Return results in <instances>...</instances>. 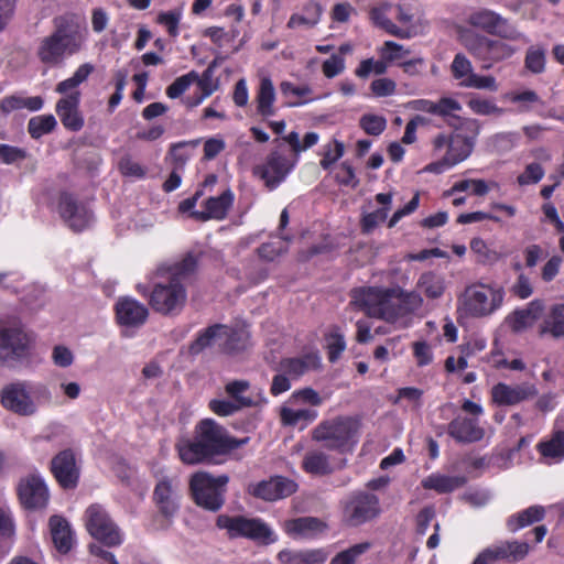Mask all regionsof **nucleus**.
Wrapping results in <instances>:
<instances>
[{
	"mask_svg": "<svg viewBox=\"0 0 564 564\" xmlns=\"http://www.w3.org/2000/svg\"><path fill=\"white\" fill-rule=\"evenodd\" d=\"M196 264V258L191 253L178 261L162 262L149 276L152 290L143 284H138L137 290L149 295V304L155 312L165 316L178 315L186 304V282Z\"/></svg>",
	"mask_w": 564,
	"mask_h": 564,
	"instance_id": "obj_1",
	"label": "nucleus"
},
{
	"mask_svg": "<svg viewBox=\"0 0 564 564\" xmlns=\"http://www.w3.org/2000/svg\"><path fill=\"white\" fill-rule=\"evenodd\" d=\"M247 441L248 438L237 440L229 436L226 429L216 421L205 419L196 425L194 438L180 441L176 448L184 464L195 465L214 456L225 455Z\"/></svg>",
	"mask_w": 564,
	"mask_h": 564,
	"instance_id": "obj_2",
	"label": "nucleus"
},
{
	"mask_svg": "<svg viewBox=\"0 0 564 564\" xmlns=\"http://www.w3.org/2000/svg\"><path fill=\"white\" fill-rule=\"evenodd\" d=\"M1 405L20 416H33L41 406L53 403V393L42 382L18 380L6 384L0 391Z\"/></svg>",
	"mask_w": 564,
	"mask_h": 564,
	"instance_id": "obj_3",
	"label": "nucleus"
},
{
	"mask_svg": "<svg viewBox=\"0 0 564 564\" xmlns=\"http://www.w3.org/2000/svg\"><path fill=\"white\" fill-rule=\"evenodd\" d=\"M505 291L497 284L474 283L458 299V313L467 317H485L503 302Z\"/></svg>",
	"mask_w": 564,
	"mask_h": 564,
	"instance_id": "obj_4",
	"label": "nucleus"
},
{
	"mask_svg": "<svg viewBox=\"0 0 564 564\" xmlns=\"http://www.w3.org/2000/svg\"><path fill=\"white\" fill-rule=\"evenodd\" d=\"M229 481L227 475L214 477L213 475L198 471L189 481V489L195 503L210 512H217L225 503L226 487Z\"/></svg>",
	"mask_w": 564,
	"mask_h": 564,
	"instance_id": "obj_5",
	"label": "nucleus"
},
{
	"mask_svg": "<svg viewBox=\"0 0 564 564\" xmlns=\"http://www.w3.org/2000/svg\"><path fill=\"white\" fill-rule=\"evenodd\" d=\"M503 39H491L481 34L465 36L466 50L481 63V68L490 69L496 63L512 57L519 48Z\"/></svg>",
	"mask_w": 564,
	"mask_h": 564,
	"instance_id": "obj_6",
	"label": "nucleus"
},
{
	"mask_svg": "<svg viewBox=\"0 0 564 564\" xmlns=\"http://www.w3.org/2000/svg\"><path fill=\"white\" fill-rule=\"evenodd\" d=\"M84 523L88 533L109 547L123 543L124 535L115 523L106 508L99 503L90 505L84 513Z\"/></svg>",
	"mask_w": 564,
	"mask_h": 564,
	"instance_id": "obj_7",
	"label": "nucleus"
},
{
	"mask_svg": "<svg viewBox=\"0 0 564 564\" xmlns=\"http://www.w3.org/2000/svg\"><path fill=\"white\" fill-rule=\"evenodd\" d=\"M468 23L490 35H495L510 42H519L523 45L530 43V39L521 32L516 24L489 9H480L473 12L468 17Z\"/></svg>",
	"mask_w": 564,
	"mask_h": 564,
	"instance_id": "obj_8",
	"label": "nucleus"
},
{
	"mask_svg": "<svg viewBox=\"0 0 564 564\" xmlns=\"http://www.w3.org/2000/svg\"><path fill=\"white\" fill-rule=\"evenodd\" d=\"M84 39L77 32L56 30L52 35L42 40L37 55L42 63L58 65L66 55H73L82 47Z\"/></svg>",
	"mask_w": 564,
	"mask_h": 564,
	"instance_id": "obj_9",
	"label": "nucleus"
},
{
	"mask_svg": "<svg viewBox=\"0 0 564 564\" xmlns=\"http://www.w3.org/2000/svg\"><path fill=\"white\" fill-rule=\"evenodd\" d=\"M355 435V424L348 417H336L321 422L313 431V440L327 449L345 452Z\"/></svg>",
	"mask_w": 564,
	"mask_h": 564,
	"instance_id": "obj_10",
	"label": "nucleus"
},
{
	"mask_svg": "<svg viewBox=\"0 0 564 564\" xmlns=\"http://www.w3.org/2000/svg\"><path fill=\"white\" fill-rule=\"evenodd\" d=\"M216 524L219 529L227 530L230 538L243 536L263 542L274 541L271 529L258 518L220 514Z\"/></svg>",
	"mask_w": 564,
	"mask_h": 564,
	"instance_id": "obj_11",
	"label": "nucleus"
},
{
	"mask_svg": "<svg viewBox=\"0 0 564 564\" xmlns=\"http://www.w3.org/2000/svg\"><path fill=\"white\" fill-rule=\"evenodd\" d=\"M380 513L381 507L378 496L367 491H358L346 501L344 521L350 527H359L378 518Z\"/></svg>",
	"mask_w": 564,
	"mask_h": 564,
	"instance_id": "obj_12",
	"label": "nucleus"
},
{
	"mask_svg": "<svg viewBox=\"0 0 564 564\" xmlns=\"http://www.w3.org/2000/svg\"><path fill=\"white\" fill-rule=\"evenodd\" d=\"M458 130L463 132L451 135V143L444 155L447 166H454L471 154L476 138L480 132V123L476 119L465 120Z\"/></svg>",
	"mask_w": 564,
	"mask_h": 564,
	"instance_id": "obj_13",
	"label": "nucleus"
},
{
	"mask_svg": "<svg viewBox=\"0 0 564 564\" xmlns=\"http://www.w3.org/2000/svg\"><path fill=\"white\" fill-rule=\"evenodd\" d=\"M57 212L63 221L74 231H83L93 221L88 207L69 193H62L57 202Z\"/></svg>",
	"mask_w": 564,
	"mask_h": 564,
	"instance_id": "obj_14",
	"label": "nucleus"
},
{
	"mask_svg": "<svg viewBox=\"0 0 564 564\" xmlns=\"http://www.w3.org/2000/svg\"><path fill=\"white\" fill-rule=\"evenodd\" d=\"M30 338L19 327L0 329V361L13 366L28 355Z\"/></svg>",
	"mask_w": 564,
	"mask_h": 564,
	"instance_id": "obj_15",
	"label": "nucleus"
},
{
	"mask_svg": "<svg viewBox=\"0 0 564 564\" xmlns=\"http://www.w3.org/2000/svg\"><path fill=\"white\" fill-rule=\"evenodd\" d=\"M237 333L231 330V327L224 324H214L197 334L196 339L189 346L192 355H198L204 349L219 345L224 350H234L238 348L232 343Z\"/></svg>",
	"mask_w": 564,
	"mask_h": 564,
	"instance_id": "obj_16",
	"label": "nucleus"
},
{
	"mask_svg": "<svg viewBox=\"0 0 564 564\" xmlns=\"http://www.w3.org/2000/svg\"><path fill=\"white\" fill-rule=\"evenodd\" d=\"M18 496L21 505L30 510L44 509L50 498L47 486L39 474L28 475L20 480Z\"/></svg>",
	"mask_w": 564,
	"mask_h": 564,
	"instance_id": "obj_17",
	"label": "nucleus"
},
{
	"mask_svg": "<svg viewBox=\"0 0 564 564\" xmlns=\"http://www.w3.org/2000/svg\"><path fill=\"white\" fill-rule=\"evenodd\" d=\"M528 553L529 545L525 542H499L481 551L473 564H498L500 561L518 562L524 558Z\"/></svg>",
	"mask_w": 564,
	"mask_h": 564,
	"instance_id": "obj_18",
	"label": "nucleus"
},
{
	"mask_svg": "<svg viewBox=\"0 0 564 564\" xmlns=\"http://www.w3.org/2000/svg\"><path fill=\"white\" fill-rule=\"evenodd\" d=\"M292 167L286 156L273 151L262 165L254 169V174L264 182L267 187L273 189L285 180Z\"/></svg>",
	"mask_w": 564,
	"mask_h": 564,
	"instance_id": "obj_19",
	"label": "nucleus"
},
{
	"mask_svg": "<svg viewBox=\"0 0 564 564\" xmlns=\"http://www.w3.org/2000/svg\"><path fill=\"white\" fill-rule=\"evenodd\" d=\"M297 485L285 477L276 476L262 480L248 487V491L265 501H275L286 498L296 491Z\"/></svg>",
	"mask_w": 564,
	"mask_h": 564,
	"instance_id": "obj_20",
	"label": "nucleus"
},
{
	"mask_svg": "<svg viewBox=\"0 0 564 564\" xmlns=\"http://www.w3.org/2000/svg\"><path fill=\"white\" fill-rule=\"evenodd\" d=\"M492 400L499 405H516L538 395L535 384L522 382L520 384L497 383L491 390Z\"/></svg>",
	"mask_w": 564,
	"mask_h": 564,
	"instance_id": "obj_21",
	"label": "nucleus"
},
{
	"mask_svg": "<svg viewBox=\"0 0 564 564\" xmlns=\"http://www.w3.org/2000/svg\"><path fill=\"white\" fill-rule=\"evenodd\" d=\"M51 469L57 482L65 489L76 487L79 479V468L75 454L70 449L58 453L51 463Z\"/></svg>",
	"mask_w": 564,
	"mask_h": 564,
	"instance_id": "obj_22",
	"label": "nucleus"
},
{
	"mask_svg": "<svg viewBox=\"0 0 564 564\" xmlns=\"http://www.w3.org/2000/svg\"><path fill=\"white\" fill-rule=\"evenodd\" d=\"M80 93L66 95L57 100L55 111L65 129L77 132L85 124L84 116L79 110Z\"/></svg>",
	"mask_w": 564,
	"mask_h": 564,
	"instance_id": "obj_23",
	"label": "nucleus"
},
{
	"mask_svg": "<svg viewBox=\"0 0 564 564\" xmlns=\"http://www.w3.org/2000/svg\"><path fill=\"white\" fill-rule=\"evenodd\" d=\"M116 317L120 325L139 327L149 316L148 307L133 297H120L116 303Z\"/></svg>",
	"mask_w": 564,
	"mask_h": 564,
	"instance_id": "obj_24",
	"label": "nucleus"
},
{
	"mask_svg": "<svg viewBox=\"0 0 564 564\" xmlns=\"http://www.w3.org/2000/svg\"><path fill=\"white\" fill-rule=\"evenodd\" d=\"M154 500L160 511L165 517L174 516L178 510V485L170 478H162L154 488Z\"/></svg>",
	"mask_w": 564,
	"mask_h": 564,
	"instance_id": "obj_25",
	"label": "nucleus"
},
{
	"mask_svg": "<svg viewBox=\"0 0 564 564\" xmlns=\"http://www.w3.org/2000/svg\"><path fill=\"white\" fill-rule=\"evenodd\" d=\"M234 193L230 189L225 191L219 196L209 197L205 202L204 210H195L192 216L195 219L206 221L208 219L223 220L226 218L234 204Z\"/></svg>",
	"mask_w": 564,
	"mask_h": 564,
	"instance_id": "obj_26",
	"label": "nucleus"
},
{
	"mask_svg": "<svg viewBox=\"0 0 564 564\" xmlns=\"http://www.w3.org/2000/svg\"><path fill=\"white\" fill-rule=\"evenodd\" d=\"M448 434L458 443H474L484 436V430L475 419L457 416L447 427Z\"/></svg>",
	"mask_w": 564,
	"mask_h": 564,
	"instance_id": "obj_27",
	"label": "nucleus"
},
{
	"mask_svg": "<svg viewBox=\"0 0 564 564\" xmlns=\"http://www.w3.org/2000/svg\"><path fill=\"white\" fill-rule=\"evenodd\" d=\"M383 289L380 288H361L351 292L350 305L364 311L371 317H377L379 312V303L382 299Z\"/></svg>",
	"mask_w": 564,
	"mask_h": 564,
	"instance_id": "obj_28",
	"label": "nucleus"
},
{
	"mask_svg": "<svg viewBox=\"0 0 564 564\" xmlns=\"http://www.w3.org/2000/svg\"><path fill=\"white\" fill-rule=\"evenodd\" d=\"M283 528L293 539H307L321 533L325 524L314 517H301L286 520Z\"/></svg>",
	"mask_w": 564,
	"mask_h": 564,
	"instance_id": "obj_29",
	"label": "nucleus"
},
{
	"mask_svg": "<svg viewBox=\"0 0 564 564\" xmlns=\"http://www.w3.org/2000/svg\"><path fill=\"white\" fill-rule=\"evenodd\" d=\"M543 310V302L540 300H533L525 308L514 311L509 317L512 330L521 332L531 327L541 317Z\"/></svg>",
	"mask_w": 564,
	"mask_h": 564,
	"instance_id": "obj_30",
	"label": "nucleus"
},
{
	"mask_svg": "<svg viewBox=\"0 0 564 564\" xmlns=\"http://www.w3.org/2000/svg\"><path fill=\"white\" fill-rule=\"evenodd\" d=\"M321 366V358L317 354H306L297 358H285L280 362V370L291 378H299L310 370Z\"/></svg>",
	"mask_w": 564,
	"mask_h": 564,
	"instance_id": "obj_31",
	"label": "nucleus"
},
{
	"mask_svg": "<svg viewBox=\"0 0 564 564\" xmlns=\"http://www.w3.org/2000/svg\"><path fill=\"white\" fill-rule=\"evenodd\" d=\"M376 202L380 207L373 212L364 214L361 219V228L366 234H370L380 224L386 221L391 208L392 195L390 193H379L376 195Z\"/></svg>",
	"mask_w": 564,
	"mask_h": 564,
	"instance_id": "obj_32",
	"label": "nucleus"
},
{
	"mask_svg": "<svg viewBox=\"0 0 564 564\" xmlns=\"http://www.w3.org/2000/svg\"><path fill=\"white\" fill-rule=\"evenodd\" d=\"M289 401L281 406L280 419L283 425L304 429L316 420L318 413L314 409H294Z\"/></svg>",
	"mask_w": 564,
	"mask_h": 564,
	"instance_id": "obj_33",
	"label": "nucleus"
},
{
	"mask_svg": "<svg viewBox=\"0 0 564 564\" xmlns=\"http://www.w3.org/2000/svg\"><path fill=\"white\" fill-rule=\"evenodd\" d=\"M421 484L424 489L447 494L463 487L466 484V478L464 476H446L435 473L425 477Z\"/></svg>",
	"mask_w": 564,
	"mask_h": 564,
	"instance_id": "obj_34",
	"label": "nucleus"
},
{
	"mask_svg": "<svg viewBox=\"0 0 564 564\" xmlns=\"http://www.w3.org/2000/svg\"><path fill=\"white\" fill-rule=\"evenodd\" d=\"M275 89L269 77H262L256 95L257 111L262 117L275 115Z\"/></svg>",
	"mask_w": 564,
	"mask_h": 564,
	"instance_id": "obj_35",
	"label": "nucleus"
},
{
	"mask_svg": "<svg viewBox=\"0 0 564 564\" xmlns=\"http://www.w3.org/2000/svg\"><path fill=\"white\" fill-rule=\"evenodd\" d=\"M53 542L59 552L66 553L72 547L73 536L68 522L58 516L50 519Z\"/></svg>",
	"mask_w": 564,
	"mask_h": 564,
	"instance_id": "obj_36",
	"label": "nucleus"
},
{
	"mask_svg": "<svg viewBox=\"0 0 564 564\" xmlns=\"http://www.w3.org/2000/svg\"><path fill=\"white\" fill-rule=\"evenodd\" d=\"M544 516L545 509L542 506H531L510 516L507 520V528L510 532H517L520 529L543 520Z\"/></svg>",
	"mask_w": 564,
	"mask_h": 564,
	"instance_id": "obj_37",
	"label": "nucleus"
},
{
	"mask_svg": "<svg viewBox=\"0 0 564 564\" xmlns=\"http://www.w3.org/2000/svg\"><path fill=\"white\" fill-rule=\"evenodd\" d=\"M323 9L319 3L315 1H308L303 7V13H293L286 26L289 29H297L301 26L314 28L321 20Z\"/></svg>",
	"mask_w": 564,
	"mask_h": 564,
	"instance_id": "obj_38",
	"label": "nucleus"
},
{
	"mask_svg": "<svg viewBox=\"0 0 564 564\" xmlns=\"http://www.w3.org/2000/svg\"><path fill=\"white\" fill-rule=\"evenodd\" d=\"M416 289L420 294H424L427 299L436 300L445 291V280L438 273L432 271L424 272L417 279Z\"/></svg>",
	"mask_w": 564,
	"mask_h": 564,
	"instance_id": "obj_39",
	"label": "nucleus"
},
{
	"mask_svg": "<svg viewBox=\"0 0 564 564\" xmlns=\"http://www.w3.org/2000/svg\"><path fill=\"white\" fill-rule=\"evenodd\" d=\"M462 110V105L454 98L443 97L435 102V113L446 119L448 126L458 130L462 127L463 119L455 113Z\"/></svg>",
	"mask_w": 564,
	"mask_h": 564,
	"instance_id": "obj_40",
	"label": "nucleus"
},
{
	"mask_svg": "<svg viewBox=\"0 0 564 564\" xmlns=\"http://www.w3.org/2000/svg\"><path fill=\"white\" fill-rule=\"evenodd\" d=\"M540 454L549 463H557L564 458V432L553 433L550 440L539 443Z\"/></svg>",
	"mask_w": 564,
	"mask_h": 564,
	"instance_id": "obj_41",
	"label": "nucleus"
},
{
	"mask_svg": "<svg viewBox=\"0 0 564 564\" xmlns=\"http://www.w3.org/2000/svg\"><path fill=\"white\" fill-rule=\"evenodd\" d=\"M397 289H383L382 299L379 303L377 318L387 322H395L400 317V308L398 304Z\"/></svg>",
	"mask_w": 564,
	"mask_h": 564,
	"instance_id": "obj_42",
	"label": "nucleus"
},
{
	"mask_svg": "<svg viewBox=\"0 0 564 564\" xmlns=\"http://www.w3.org/2000/svg\"><path fill=\"white\" fill-rule=\"evenodd\" d=\"M417 6L413 0H401L395 7V19L402 25V29H413L415 35L420 33L416 24Z\"/></svg>",
	"mask_w": 564,
	"mask_h": 564,
	"instance_id": "obj_43",
	"label": "nucleus"
},
{
	"mask_svg": "<svg viewBox=\"0 0 564 564\" xmlns=\"http://www.w3.org/2000/svg\"><path fill=\"white\" fill-rule=\"evenodd\" d=\"M371 19L376 25L383 29L390 35L400 39H411L415 36V31L413 29H402L398 26L387 17L382 9H373L371 11Z\"/></svg>",
	"mask_w": 564,
	"mask_h": 564,
	"instance_id": "obj_44",
	"label": "nucleus"
},
{
	"mask_svg": "<svg viewBox=\"0 0 564 564\" xmlns=\"http://www.w3.org/2000/svg\"><path fill=\"white\" fill-rule=\"evenodd\" d=\"M305 471L314 475H326L332 473L333 468L328 456L319 451L308 452L303 459Z\"/></svg>",
	"mask_w": 564,
	"mask_h": 564,
	"instance_id": "obj_45",
	"label": "nucleus"
},
{
	"mask_svg": "<svg viewBox=\"0 0 564 564\" xmlns=\"http://www.w3.org/2000/svg\"><path fill=\"white\" fill-rule=\"evenodd\" d=\"M550 333L553 337L564 336V304L552 307L541 328V334Z\"/></svg>",
	"mask_w": 564,
	"mask_h": 564,
	"instance_id": "obj_46",
	"label": "nucleus"
},
{
	"mask_svg": "<svg viewBox=\"0 0 564 564\" xmlns=\"http://www.w3.org/2000/svg\"><path fill=\"white\" fill-rule=\"evenodd\" d=\"M395 289L400 308V317L404 316L405 314L413 313L422 307L423 297L419 291H404L401 288Z\"/></svg>",
	"mask_w": 564,
	"mask_h": 564,
	"instance_id": "obj_47",
	"label": "nucleus"
},
{
	"mask_svg": "<svg viewBox=\"0 0 564 564\" xmlns=\"http://www.w3.org/2000/svg\"><path fill=\"white\" fill-rule=\"evenodd\" d=\"M57 126L53 115L35 116L29 120L28 131L33 139H39L52 132Z\"/></svg>",
	"mask_w": 564,
	"mask_h": 564,
	"instance_id": "obj_48",
	"label": "nucleus"
},
{
	"mask_svg": "<svg viewBox=\"0 0 564 564\" xmlns=\"http://www.w3.org/2000/svg\"><path fill=\"white\" fill-rule=\"evenodd\" d=\"M198 144L199 140L197 139L192 141H181L171 145L170 156L172 158L175 170L184 167L191 156L189 150H194Z\"/></svg>",
	"mask_w": 564,
	"mask_h": 564,
	"instance_id": "obj_49",
	"label": "nucleus"
},
{
	"mask_svg": "<svg viewBox=\"0 0 564 564\" xmlns=\"http://www.w3.org/2000/svg\"><path fill=\"white\" fill-rule=\"evenodd\" d=\"M370 542H361L337 553L329 564H357L361 555L371 549Z\"/></svg>",
	"mask_w": 564,
	"mask_h": 564,
	"instance_id": "obj_50",
	"label": "nucleus"
},
{
	"mask_svg": "<svg viewBox=\"0 0 564 564\" xmlns=\"http://www.w3.org/2000/svg\"><path fill=\"white\" fill-rule=\"evenodd\" d=\"M288 241H290V237L284 236L281 237V240L279 241L262 243L258 248V254L261 259L265 261H273L278 257L284 254L288 251Z\"/></svg>",
	"mask_w": 564,
	"mask_h": 564,
	"instance_id": "obj_51",
	"label": "nucleus"
},
{
	"mask_svg": "<svg viewBox=\"0 0 564 564\" xmlns=\"http://www.w3.org/2000/svg\"><path fill=\"white\" fill-rule=\"evenodd\" d=\"M545 52L541 47L531 46L528 48L524 65L533 74H541L545 69Z\"/></svg>",
	"mask_w": 564,
	"mask_h": 564,
	"instance_id": "obj_52",
	"label": "nucleus"
},
{
	"mask_svg": "<svg viewBox=\"0 0 564 564\" xmlns=\"http://www.w3.org/2000/svg\"><path fill=\"white\" fill-rule=\"evenodd\" d=\"M451 72L456 80L465 82L475 73L471 62L462 53L455 55Z\"/></svg>",
	"mask_w": 564,
	"mask_h": 564,
	"instance_id": "obj_53",
	"label": "nucleus"
},
{
	"mask_svg": "<svg viewBox=\"0 0 564 564\" xmlns=\"http://www.w3.org/2000/svg\"><path fill=\"white\" fill-rule=\"evenodd\" d=\"M459 86L464 88H474V89H485L489 91H497L498 84L494 76L491 75H479L474 73L471 77L466 79L465 82H459Z\"/></svg>",
	"mask_w": 564,
	"mask_h": 564,
	"instance_id": "obj_54",
	"label": "nucleus"
},
{
	"mask_svg": "<svg viewBox=\"0 0 564 564\" xmlns=\"http://www.w3.org/2000/svg\"><path fill=\"white\" fill-rule=\"evenodd\" d=\"M344 152L345 145L343 142L334 140L333 143H328L324 147L323 159L319 162L321 167L328 171L344 155Z\"/></svg>",
	"mask_w": 564,
	"mask_h": 564,
	"instance_id": "obj_55",
	"label": "nucleus"
},
{
	"mask_svg": "<svg viewBox=\"0 0 564 564\" xmlns=\"http://www.w3.org/2000/svg\"><path fill=\"white\" fill-rule=\"evenodd\" d=\"M249 389V382L246 380H236L226 384V392L234 399L236 403H239L241 408L251 406L253 401L243 397L242 393Z\"/></svg>",
	"mask_w": 564,
	"mask_h": 564,
	"instance_id": "obj_56",
	"label": "nucleus"
},
{
	"mask_svg": "<svg viewBox=\"0 0 564 564\" xmlns=\"http://www.w3.org/2000/svg\"><path fill=\"white\" fill-rule=\"evenodd\" d=\"M198 79V74L194 70L176 78L167 88L166 95L175 99L184 94L188 87Z\"/></svg>",
	"mask_w": 564,
	"mask_h": 564,
	"instance_id": "obj_57",
	"label": "nucleus"
},
{
	"mask_svg": "<svg viewBox=\"0 0 564 564\" xmlns=\"http://www.w3.org/2000/svg\"><path fill=\"white\" fill-rule=\"evenodd\" d=\"M468 107L476 115L489 116V115H502L503 109L499 108L492 100L480 97H473L468 101Z\"/></svg>",
	"mask_w": 564,
	"mask_h": 564,
	"instance_id": "obj_58",
	"label": "nucleus"
},
{
	"mask_svg": "<svg viewBox=\"0 0 564 564\" xmlns=\"http://www.w3.org/2000/svg\"><path fill=\"white\" fill-rule=\"evenodd\" d=\"M379 53L381 58L393 63L403 59L410 54V51L397 42L386 41L382 47H380Z\"/></svg>",
	"mask_w": 564,
	"mask_h": 564,
	"instance_id": "obj_59",
	"label": "nucleus"
},
{
	"mask_svg": "<svg viewBox=\"0 0 564 564\" xmlns=\"http://www.w3.org/2000/svg\"><path fill=\"white\" fill-rule=\"evenodd\" d=\"M182 19V11L176 9L166 12H160L156 22L163 25L172 37H176L180 33L178 24Z\"/></svg>",
	"mask_w": 564,
	"mask_h": 564,
	"instance_id": "obj_60",
	"label": "nucleus"
},
{
	"mask_svg": "<svg viewBox=\"0 0 564 564\" xmlns=\"http://www.w3.org/2000/svg\"><path fill=\"white\" fill-rule=\"evenodd\" d=\"M359 124L367 134L379 135L384 131L387 120L382 116L367 113L360 118Z\"/></svg>",
	"mask_w": 564,
	"mask_h": 564,
	"instance_id": "obj_61",
	"label": "nucleus"
},
{
	"mask_svg": "<svg viewBox=\"0 0 564 564\" xmlns=\"http://www.w3.org/2000/svg\"><path fill=\"white\" fill-rule=\"evenodd\" d=\"M544 169L540 163H529L524 171L517 177V182L520 186H527L539 183L544 177Z\"/></svg>",
	"mask_w": 564,
	"mask_h": 564,
	"instance_id": "obj_62",
	"label": "nucleus"
},
{
	"mask_svg": "<svg viewBox=\"0 0 564 564\" xmlns=\"http://www.w3.org/2000/svg\"><path fill=\"white\" fill-rule=\"evenodd\" d=\"M345 349L346 340L343 334L334 332L327 337V351L330 362H335Z\"/></svg>",
	"mask_w": 564,
	"mask_h": 564,
	"instance_id": "obj_63",
	"label": "nucleus"
},
{
	"mask_svg": "<svg viewBox=\"0 0 564 564\" xmlns=\"http://www.w3.org/2000/svg\"><path fill=\"white\" fill-rule=\"evenodd\" d=\"M302 401L313 406H318L323 403L322 397L312 388H304L292 393L289 403H297Z\"/></svg>",
	"mask_w": 564,
	"mask_h": 564,
	"instance_id": "obj_64",
	"label": "nucleus"
}]
</instances>
